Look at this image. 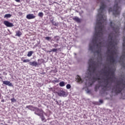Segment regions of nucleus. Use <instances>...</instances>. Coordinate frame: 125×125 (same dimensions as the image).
<instances>
[{"label": "nucleus", "instance_id": "f704fd0d", "mask_svg": "<svg viewBox=\"0 0 125 125\" xmlns=\"http://www.w3.org/2000/svg\"><path fill=\"white\" fill-rule=\"evenodd\" d=\"M26 16H34V15H31V14H28Z\"/></svg>", "mask_w": 125, "mask_h": 125}, {"label": "nucleus", "instance_id": "4be33fe9", "mask_svg": "<svg viewBox=\"0 0 125 125\" xmlns=\"http://www.w3.org/2000/svg\"><path fill=\"white\" fill-rule=\"evenodd\" d=\"M23 63H28V62H30V60H28V59L23 60Z\"/></svg>", "mask_w": 125, "mask_h": 125}, {"label": "nucleus", "instance_id": "c756f323", "mask_svg": "<svg viewBox=\"0 0 125 125\" xmlns=\"http://www.w3.org/2000/svg\"><path fill=\"white\" fill-rule=\"evenodd\" d=\"M54 46L55 47H57V46H58V44H56V43L54 44Z\"/></svg>", "mask_w": 125, "mask_h": 125}, {"label": "nucleus", "instance_id": "6e6552de", "mask_svg": "<svg viewBox=\"0 0 125 125\" xmlns=\"http://www.w3.org/2000/svg\"><path fill=\"white\" fill-rule=\"evenodd\" d=\"M44 113V112H43V110L42 109H40L38 108H36L35 109V114L38 116H39V117H42V115H43Z\"/></svg>", "mask_w": 125, "mask_h": 125}, {"label": "nucleus", "instance_id": "5701e85b", "mask_svg": "<svg viewBox=\"0 0 125 125\" xmlns=\"http://www.w3.org/2000/svg\"><path fill=\"white\" fill-rule=\"evenodd\" d=\"M52 23L54 26H58V23H56L55 21H52Z\"/></svg>", "mask_w": 125, "mask_h": 125}, {"label": "nucleus", "instance_id": "dca6fc26", "mask_svg": "<svg viewBox=\"0 0 125 125\" xmlns=\"http://www.w3.org/2000/svg\"><path fill=\"white\" fill-rule=\"evenodd\" d=\"M40 117H41L42 121L43 122V123H45V122H46V119H45V118L44 117V116H43V115H42V116H40Z\"/></svg>", "mask_w": 125, "mask_h": 125}, {"label": "nucleus", "instance_id": "7ed1b4c3", "mask_svg": "<svg viewBox=\"0 0 125 125\" xmlns=\"http://www.w3.org/2000/svg\"><path fill=\"white\" fill-rule=\"evenodd\" d=\"M108 70L104 72V74H110L111 77H108L106 76V78L104 80V83L103 85H102V91L104 92V91H107L111 88V86L112 83H114V79H115V71L114 70L108 67Z\"/></svg>", "mask_w": 125, "mask_h": 125}, {"label": "nucleus", "instance_id": "f8f14e48", "mask_svg": "<svg viewBox=\"0 0 125 125\" xmlns=\"http://www.w3.org/2000/svg\"><path fill=\"white\" fill-rule=\"evenodd\" d=\"M76 82L79 83H83V80H82V78H81V77H80V76L78 75L76 78Z\"/></svg>", "mask_w": 125, "mask_h": 125}, {"label": "nucleus", "instance_id": "c85d7f7f", "mask_svg": "<svg viewBox=\"0 0 125 125\" xmlns=\"http://www.w3.org/2000/svg\"><path fill=\"white\" fill-rule=\"evenodd\" d=\"M11 101L12 102H16V100L14 98H12V99H11Z\"/></svg>", "mask_w": 125, "mask_h": 125}, {"label": "nucleus", "instance_id": "bb28decb", "mask_svg": "<svg viewBox=\"0 0 125 125\" xmlns=\"http://www.w3.org/2000/svg\"><path fill=\"white\" fill-rule=\"evenodd\" d=\"M38 16H43V13L42 12H40L38 14Z\"/></svg>", "mask_w": 125, "mask_h": 125}, {"label": "nucleus", "instance_id": "9b49d317", "mask_svg": "<svg viewBox=\"0 0 125 125\" xmlns=\"http://www.w3.org/2000/svg\"><path fill=\"white\" fill-rule=\"evenodd\" d=\"M58 95H59V96L61 97L65 96V95H66V92H65V91L63 90H61L58 93Z\"/></svg>", "mask_w": 125, "mask_h": 125}, {"label": "nucleus", "instance_id": "a878e982", "mask_svg": "<svg viewBox=\"0 0 125 125\" xmlns=\"http://www.w3.org/2000/svg\"><path fill=\"white\" fill-rule=\"evenodd\" d=\"M51 38L49 37H47L45 38V39L47 41H50Z\"/></svg>", "mask_w": 125, "mask_h": 125}, {"label": "nucleus", "instance_id": "79ce46f5", "mask_svg": "<svg viewBox=\"0 0 125 125\" xmlns=\"http://www.w3.org/2000/svg\"><path fill=\"white\" fill-rule=\"evenodd\" d=\"M119 0V1H120V0Z\"/></svg>", "mask_w": 125, "mask_h": 125}, {"label": "nucleus", "instance_id": "ea45409f", "mask_svg": "<svg viewBox=\"0 0 125 125\" xmlns=\"http://www.w3.org/2000/svg\"><path fill=\"white\" fill-rule=\"evenodd\" d=\"M38 61H40V59L38 60Z\"/></svg>", "mask_w": 125, "mask_h": 125}, {"label": "nucleus", "instance_id": "c9c22d12", "mask_svg": "<svg viewBox=\"0 0 125 125\" xmlns=\"http://www.w3.org/2000/svg\"><path fill=\"white\" fill-rule=\"evenodd\" d=\"M10 18V16H5L4 18Z\"/></svg>", "mask_w": 125, "mask_h": 125}, {"label": "nucleus", "instance_id": "b1692460", "mask_svg": "<svg viewBox=\"0 0 125 125\" xmlns=\"http://www.w3.org/2000/svg\"><path fill=\"white\" fill-rule=\"evenodd\" d=\"M66 88L67 89H70V88H71V85L70 84H67L66 85Z\"/></svg>", "mask_w": 125, "mask_h": 125}, {"label": "nucleus", "instance_id": "393cba45", "mask_svg": "<svg viewBox=\"0 0 125 125\" xmlns=\"http://www.w3.org/2000/svg\"><path fill=\"white\" fill-rule=\"evenodd\" d=\"M55 40L56 41V42H58V41H59V37L58 36L55 37Z\"/></svg>", "mask_w": 125, "mask_h": 125}, {"label": "nucleus", "instance_id": "2f4dec72", "mask_svg": "<svg viewBox=\"0 0 125 125\" xmlns=\"http://www.w3.org/2000/svg\"><path fill=\"white\" fill-rule=\"evenodd\" d=\"M15 1H16L17 2H20V1H21V0H15Z\"/></svg>", "mask_w": 125, "mask_h": 125}, {"label": "nucleus", "instance_id": "20e7f679", "mask_svg": "<svg viewBox=\"0 0 125 125\" xmlns=\"http://www.w3.org/2000/svg\"><path fill=\"white\" fill-rule=\"evenodd\" d=\"M89 67L88 68V71H89V78H91V76L95 73L96 71V64L95 62L93 61L92 59H90L88 61Z\"/></svg>", "mask_w": 125, "mask_h": 125}, {"label": "nucleus", "instance_id": "58836bf2", "mask_svg": "<svg viewBox=\"0 0 125 125\" xmlns=\"http://www.w3.org/2000/svg\"><path fill=\"white\" fill-rule=\"evenodd\" d=\"M26 108H29V106H26Z\"/></svg>", "mask_w": 125, "mask_h": 125}, {"label": "nucleus", "instance_id": "f3484780", "mask_svg": "<svg viewBox=\"0 0 125 125\" xmlns=\"http://www.w3.org/2000/svg\"><path fill=\"white\" fill-rule=\"evenodd\" d=\"M33 53H34V52L33 51H29L27 54L28 57H31V56L33 55Z\"/></svg>", "mask_w": 125, "mask_h": 125}, {"label": "nucleus", "instance_id": "423d86ee", "mask_svg": "<svg viewBox=\"0 0 125 125\" xmlns=\"http://www.w3.org/2000/svg\"><path fill=\"white\" fill-rule=\"evenodd\" d=\"M115 3L113 8H109L108 11L109 12H112L113 15H120L121 7L118 5L119 3L117 2V0L115 1Z\"/></svg>", "mask_w": 125, "mask_h": 125}, {"label": "nucleus", "instance_id": "0eeeda50", "mask_svg": "<svg viewBox=\"0 0 125 125\" xmlns=\"http://www.w3.org/2000/svg\"><path fill=\"white\" fill-rule=\"evenodd\" d=\"M99 2L101 3V6H100V9L98 11L100 16H103V13L105 11V8H106V5L104 4V0H99Z\"/></svg>", "mask_w": 125, "mask_h": 125}, {"label": "nucleus", "instance_id": "39448f33", "mask_svg": "<svg viewBox=\"0 0 125 125\" xmlns=\"http://www.w3.org/2000/svg\"><path fill=\"white\" fill-rule=\"evenodd\" d=\"M125 81L124 80L118 81L116 85L115 86V93H121L122 90L125 89Z\"/></svg>", "mask_w": 125, "mask_h": 125}, {"label": "nucleus", "instance_id": "6ab92c4d", "mask_svg": "<svg viewBox=\"0 0 125 125\" xmlns=\"http://www.w3.org/2000/svg\"><path fill=\"white\" fill-rule=\"evenodd\" d=\"M36 17L35 16H26L27 19L30 20V19H34Z\"/></svg>", "mask_w": 125, "mask_h": 125}, {"label": "nucleus", "instance_id": "72a5a7b5", "mask_svg": "<svg viewBox=\"0 0 125 125\" xmlns=\"http://www.w3.org/2000/svg\"><path fill=\"white\" fill-rule=\"evenodd\" d=\"M4 16H11V15L10 14H6Z\"/></svg>", "mask_w": 125, "mask_h": 125}, {"label": "nucleus", "instance_id": "9d476101", "mask_svg": "<svg viewBox=\"0 0 125 125\" xmlns=\"http://www.w3.org/2000/svg\"><path fill=\"white\" fill-rule=\"evenodd\" d=\"M2 82L3 84H5V85H8V86H13L12 83H10V82L8 81H2Z\"/></svg>", "mask_w": 125, "mask_h": 125}, {"label": "nucleus", "instance_id": "cd10ccee", "mask_svg": "<svg viewBox=\"0 0 125 125\" xmlns=\"http://www.w3.org/2000/svg\"><path fill=\"white\" fill-rule=\"evenodd\" d=\"M57 50H58L57 49L53 48L52 49V51H53V52H57Z\"/></svg>", "mask_w": 125, "mask_h": 125}, {"label": "nucleus", "instance_id": "4c0bfd02", "mask_svg": "<svg viewBox=\"0 0 125 125\" xmlns=\"http://www.w3.org/2000/svg\"><path fill=\"white\" fill-rule=\"evenodd\" d=\"M1 102H4V101L2 100L1 101Z\"/></svg>", "mask_w": 125, "mask_h": 125}, {"label": "nucleus", "instance_id": "a211bd4d", "mask_svg": "<svg viewBox=\"0 0 125 125\" xmlns=\"http://www.w3.org/2000/svg\"><path fill=\"white\" fill-rule=\"evenodd\" d=\"M59 85L60 86H65V83H64V82H61L59 83Z\"/></svg>", "mask_w": 125, "mask_h": 125}, {"label": "nucleus", "instance_id": "e433bc0d", "mask_svg": "<svg viewBox=\"0 0 125 125\" xmlns=\"http://www.w3.org/2000/svg\"><path fill=\"white\" fill-rule=\"evenodd\" d=\"M52 50H50V51H47V52H49V53H50L52 52Z\"/></svg>", "mask_w": 125, "mask_h": 125}, {"label": "nucleus", "instance_id": "f03ea898", "mask_svg": "<svg viewBox=\"0 0 125 125\" xmlns=\"http://www.w3.org/2000/svg\"><path fill=\"white\" fill-rule=\"evenodd\" d=\"M110 27L113 30L114 33H111L108 35L109 47L108 48L107 51L110 54L109 56V61L114 64L116 62L114 56L117 54L116 45L118 44L117 39L120 35V26L116 25L115 23H113V22L110 21Z\"/></svg>", "mask_w": 125, "mask_h": 125}, {"label": "nucleus", "instance_id": "ddd939ff", "mask_svg": "<svg viewBox=\"0 0 125 125\" xmlns=\"http://www.w3.org/2000/svg\"><path fill=\"white\" fill-rule=\"evenodd\" d=\"M29 64L30 65V66H35V67H37V66H38V62H37L34 61V62H29Z\"/></svg>", "mask_w": 125, "mask_h": 125}, {"label": "nucleus", "instance_id": "aec40b11", "mask_svg": "<svg viewBox=\"0 0 125 125\" xmlns=\"http://www.w3.org/2000/svg\"><path fill=\"white\" fill-rule=\"evenodd\" d=\"M99 87H100V86L99 85H96L95 87V91H97V90L99 89Z\"/></svg>", "mask_w": 125, "mask_h": 125}, {"label": "nucleus", "instance_id": "473e14b6", "mask_svg": "<svg viewBox=\"0 0 125 125\" xmlns=\"http://www.w3.org/2000/svg\"><path fill=\"white\" fill-rule=\"evenodd\" d=\"M54 82L55 83H59V81L58 80H54Z\"/></svg>", "mask_w": 125, "mask_h": 125}, {"label": "nucleus", "instance_id": "1a4fd4ad", "mask_svg": "<svg viewBox=\"0 0 125 125\" xmlns=\"http://www.w3.org/2000/svg\"><path fill=\"white\" fill-rule=\"evenodd\" d=\"M4 25H6V27H13L14 26V24H12V23L10 22L9 21H3Z\"/></svg>", "mask_w": 125, "mask_h": 125}, {"label": "nucleus", "instance_id": "4468645a", "mask_svg": "<svg viewBox=\"0 0 125 125\" xmlns=\"http://www.w3.org/2000/svg\"><path fill=\"white\" fill-rule=\"evenodd\" d=\"M73 20L77 23H81V19H80V18H79L78 17H76L74 18Z\"/></svg>", "mask_w": 125, "mask_h": 125}, {"label": "nucleus", "instance_id": "412c9836", "mask_svg": "<svg viewBox=\"0 0 125 125\" xmlns=\"http://www.w3.org/2000/svg\"><path fill=\"white\" fill-rule=\"evenodd\" d=\"M93 79L94 81H99L100 80V78L99 77H93Z\"/></svg>", "mask_w": 125, "mask_h": 125}, {"label": "nucleus", "instance_id": "7c9ffc66", "mask_svg": "<svg viewBox=\"0 0 125 125\" xmlns=\"http://www.w3.org/2000/svg\"><path fill=\"white\" fill-rule=\"evenodd\" d=\"M99 102H100V103L102 104V103H103V100H99Z\"/></svg>", "mask_w": 125, "mask_h": 125}, {"label": "nucleus", "instance_id": "a19ab883", "mask_svg": "<svg viewBox=\"0 0 125 125\" xmlns=\"http://www.w3.org/2000/svg\"><path fill=\"white\" fill-rule=\"evenodd\" d=\"M124 30H125V28H124Z\"/></svg>", "mask_w": 125, "mask_h": 125}, {"label": "nucleus", "instance_id": "2eb2a0df", "mask_svg": "<svg viewBox=\"0 0 125 125\" xmlns=\"http://www.w3.org/2000/svg\"><path fill=\"white\" fill-rule=\"evenodd\" d=\"M16 36L17 37H21L22 36V32L20 30L16 32Z\"/></svg>", "mask_w": 125, "mask_h": 125}, {"label": "nucleus", "instance_id": "f257e3e1", "mask_svg": "<svg viewBox=\"0 0 125 125\" xmlns=\"http://www.w3.org/2000/svg\"><path fill=\"white\" fill-rule=\"evenodd\" d=\"M97 26L95 28V32L94 35L92 43L89 44V50L93 51L94 47H97L98 50L96 51L98 55L101 56V47H102V40H103V32L105 28V25L107 24V20L104 19L103 16H98L97 18Z\"/></svg>", "mask_w": 125, "mask_h": 125}]
</instances>
